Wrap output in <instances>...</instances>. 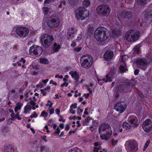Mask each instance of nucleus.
Segmentation results:
<instances>
[{
  "label": "nucleus",
  "instance_id": "obj_1",
  "mask_svg": "<svg viewBox=\"0 0 152 152\" xmlns=\"http://www.w3.org/2000/svg\"><path fill=\"white\" fill-rule=\"evenodd\" d=\"M91 2L89 0H85L83 1V7L78 8L76 11L75 17L78 20H83L87 18L89 15V11L86 10L84 8H87L90 5Z\"/></svg>",
  "mask_w": 152,
  "mask_h": 152
},
{
  "label": "nucleus",
  "instance_id": "obj_2",
  "mask_svg": "<svg viewBox=\"0 0 152 152\" xmlns=\"http://www.w3.org/2000/svg\"><path fill=\"white\" fill-rule=\"evenodd\" d=\"M99 132L101 138L104 140H108L111 136L112 131L110 126L107 124H103L99 126Z\"/></svg>",
  "mask_w": 152,
  "mask_h": 152
},
{
  "label": "nucleus",
  "instance_id": "obj_3",
  "mask_svg": "<svg viewBox=\"0 0 152 152\" xmlns=\"http://www.w3.org/2000/svg\"><path fill=\"white\" fill-rule=\"evenodd\" d=\"M108 37L107 29L104 27H98L95 31L94 37L98 41L103 42L107 39Z\"/></svg>",
  "mask_w": 152,
  "mask_h": 152
},
{
  "label": "nucleus",
  "instance_id": "obj_4",
  "mask_svg": "<svg viewBox=\"0 0 152 152\" xmlns=\"http://www.w3.org/2000/svg\"><path fill=\"white\" fill-rule=\"evenodd\" d=\"M39 39L42 45L45 48H48L51 45L53 40V37L46 33L42 34Z\"/></svg>",
  "mask_w": 152,
  "mask_h": 152
},
{
  "label": "nucleus",
  "instance_id": "obj_5",
  "mask_svg": "<svg viewBox=\"0 0 152 152\" xmlns=\"http://www.w3.org/2000/svg\"><path fill=\"white\" fill-rule=\"evenodd\" d=\"M140 36V33L138 31L129 30L125 34V38L128 42H133L137 40Z\"/></svg>",
  "mask_w": 152,
  "mask_h": 152
},
{
  "label": "nucleus",
  "instance_id": "obj_6",
  "mask_svg": "<svg viewBox=\"0 0 152 152\" xmlns=\"http://www.w3.org/2000/svg\"><path fill=\"white\" fill-rule=\"evenodd\" d=\"M93 60L92 57L89 55H83L80 59L81 66L84 68L88 69L92 66Z\"/></svg>",
  "mask_w": 152,
  "mask_h": 152
},
{
  "label": "nucleus",
  "instance_id": "obj_7",
  "mask_svg": "<svg viewBox=\"0 0 152 152\" xmlns=\"http://www.w3.org/2000/svg\"><path fill=\"white\" fill-rule=\"evenodd\" d=\"M130 87V85L129 80L125 81L124 83H121L119 84V86L115 91L114 96L117 99L118 97L119 94L118 91L119 92H122L123 91L127 92Z\"/></svg>",
  "mask_w": 152,
  "mask_h": 152
},
{
  "label": "nucleus",
  "instance_id": "obj_8",
  "mask_svg": "<svg viewBox=\"0 0 152 152\" xmlns=\"http://www.w3.org/2000/svg\"><path fill=\"white\" fill-rule=\"evenodd\" d=\"M15 29V32L20 37L25 38L27 37L29 33V30L26 27L19 26L16 28L14 27L13 30Z\"/></svg>",
  "mask_w": 152,
  "mask_h": 152
},
{
  "label": "nucleus",
  "instance_id": "obj_9",
  "mask_svg": "<svg viewBox=\"0 0 152 152\" xmlns=\"http://www.w3.org/2000/svg\"><path fill=\"white\" fill-rule=\"evenodd\" d=\"M98 13L103 16H107L110 12V9L107 5H100L98 6L96 8Z\"/></svg>",
  "mask_w": 152,
  "mask_h": 152
},
{
  "label": "nucleus",
  "instance_id": "obj_10",
  "mask_svg": "<svg viewBox=\"0 0 152 152\" xmlns=\"http://www.w3.org/2000/svg\"><path fill=\"white\" fill-rule=\"evenodd\" d=\"M152 22V10H149L145 13L144 19L142 22L141 23V26L148 25Z\"/></svg>",
  "mask_w": 152,
  "mask_h": 152
},
{
  "label": "nucleus",
  "instance_id": "obj_11",
  "mask_svg": "<svg viewBox=\"0 0 152 152\" xmlns=\"http://www.w3.org/2000/svg\"><path fill=\"white\" fill-rule=\"evenodd\" d=\"M42 48L41 46L36 45L32 46L30 47L29 50V53L31 54L33 53L37 56H40L42 53Z\"/></svg>",
  "mask_w": 152,
  "mask_h": 152
},
{
  "label": "nucleus",
  "instance_id": "obj_12",
  "mask_svg": "<svg viewBox=\"0 0 152 152\" xmlns=\"http://www.w3.org/2000/svg\"><path fill=\"white\" fill-rule=\"evenodd\" d=\"M115 73L111 72H110L106 77L103 79L98 78V83L100 85H102L104 82H111L115 77Z\"/></svg>",
  "mask_w": 152,
  "mask_h": 152
},
{
  "label": "nucleus",
  "instance_id": "obj_13",
  "mask_svg": "<svg viewBox=\"0 0 152 152\" xmlns=\"http://www.w3.org/2000/svg\"><path fill=\"white\" fill-rule=\"evenodd\" d=\"M136 142L131 140L127 141L125 144L126 148L128 152H134Z\"/></svg>",
  "mask_w": 152,
  "mask_h": 152
},
{
  "label": "nucleus",
  "instance_id": "obj_14",
  "mask_svg": "<svg viewBox=\"0 0 152 152\" xmlns=\"http://www.w3.org/2000/svg\"><path fill=\"white\" fill-rule=\"evenodd\" d=\"M77 31V28L75 27H70L67 33V38L68 40H73V38L75 36V34Z\"/></svg>",
  "mask_w": 152,
  "mask_h": 152
},
{
  "label": "nucleus",
  "instance_id": "obj_15",
  "mask_svg": "<svg viewBox=\"0 0 152 152\" xmlns=\"http://www.w3.org/2000/svg\"><path fill=\"white\" fill-rule=\"evenodd\" d=\"M60 23V20L55 18L52 20H48L47 24L48 26L51 28H54L58 27Z\"/></svg>",
  "mask_w": 152,
  "mask_h": 152
},
{
  "label": "nucleus",
  "instance_id": "obj_16",
  "mask_svg": "<svg viewBox=\"0 0 152 152\" xmlns=\"http://www.w3.org/2000/svg\"><path fill=\"white\" fill-rule=\"evenodd\" d=\"M126 108V104L122 102L117 103L115 107V109L120 113L123 112Z\"/></svg>",
  "mask_w": 152,
  "mask_h": 152
},
{
  "label": "nucleus",
  "instance_id": "obj_17",
  "mask_svg": "<svg viewBox=\"0 0 152 152\" xmlns=\"http://www.w3.org/2000/svg\"><path fill=\"white\" fill-rule=\"evenodd\" d=\"M35 103L33 101H31L30 102L28 103L24 107V113L27 114L29 112L31 109L35 110V108L34 107Z\"/></svg>",
  "mask_w": 152,
  "mask_h": 152
},
{
  "label": "nucleus",
  "instance_id": "obj_18",
  "mask_svg": "<svg viewBox=\"0 0 152 152\" xmlns=\"http://www.w3.org/2000/svg\"><path fill=\"white\" fill-rule=\"evenodd\" d=\"M136 62L138 66L143 70H145V68H142L141 67L143 66L145 67L148 64L147 61L144 59L138 58L136 61Z\"/></svg>",
  "mask_w": 152,
  "mask_h": 152
},
{
  "label": "nucleus",
  "instance_id": "obj_19",
  "mask_svg": "<svg viewBox=\"0 0 152 152\" xmlns=\"http://www.w3.org/2000/svg\"><path fill=\"white\" fill-rule=\"evenodd\" d=\"M133 15V13L130 12L124 11L121 12L119 15V17L122 18H130Z\"/></svg>",
  "mask_w": 152,
  "mask_h": 152
},
{
  "label": "nucleus",
  "instance_id": "obj_20",
  "mask_svg": "<svg viewBox=\"0 0 152 152\" xmlns=\"http://www.w3.org/2000/svg\"><path fill=\"white\" fill-rule=\"evenodd\" d=\"M128 121L133 126H136L139 125L137 122V120L136 117L134 115H130L128 118Z\"/></svg>",
  "mask_w": 152,
  "mask_h": 152
},
{
  "label": "nucleus",
  "instance_id": "obj_21",
  "mask_svg": "<svg viewBox=\"0 0 152 152\" xmlns=\"http://www.w3.org/2000/svg\"><path fill=\"white\" fill-rule=\"evenodd\" d=\"M113 56V52L108 50L104 54L103 58L104 59L107 61L111 60Z\"/></svg>",
  "mask_w": 152,
  "mask_h": 152
},
{
  "label": "nucleus",
  "instance_id": "obj_22",
  "mask_svg": "<svg viewBox=\"0 0 152 152\" xmlns=\"http://www.w3.org/2000/svg\"><path fill=\"white\" fill-rule=\"evenodd\" d=\"M69 73L71 75L72 78L76 81L78 80L80 76L79 74L77 71H71L69 72Z\"/></svg>",
  "mask_w": 152,
  "mask_h": 152
},
{
  "label": "nucleus",
  "instance_id": "obj_23",
  "mask_svg": "<svg viewBox=\"0 0 152 152\" xmlns=\"http://www.w3.org/2000/svg\"><path fill=\"white\" fill-rule=\"evenodd\" d=\"M122 26L120 25L118 26V28H113L112 30V33L115 35H119L121 34V29Z\"/></svg>",
  "mask_w": 152,
  "mask_h": 152
},
{
  "label": "nucleus",
  "instance_id": "obj_24",
  "mask_svg": "<svg viewBox=\"0 0 152 152\" xmlns=\"http://www.w3.org/2000/svg\"><path fill=\"white\" fill-rule=\"evenodd\" d=\"M4 152H15L14 147L10 145L5 146L4 148Z\"/></svg>",
  "mask_w": 152,
  "mask_h": 152
},
{
  "label": "nucleus",
  "instance_id": "obj_25",
  "mask_svg": "<svg viewBox=\"0 0 152 152\" xmlns=\"http://www.w3.org/2000/svg\"><path fill=\"white\" fill-rule=\"evenodd\" d=\"M152 126V122L150 119H147L142 124V127L143 129H144L145 130H147L146 126Z\"/></svg>",
  "mask_w": 152,
  "mask_h": 152
},
{
  "label": "nucleus",
  "instance_id": "obj_26",
  "mask_svg": "<svg viewBox=\"0 0 152 152\" xmlns=\"http://www.w3.org/2000/svg\"><path fill=\"white\" fill-rule=\"evenodd\" d=\"M42 10L44 14V15L47 16H48L52 12L51 10L47 7H42Z\"/></svg>",
  "mask_w": 152,
  "mask_h": 152
},
{
  "label": "nucleus",
  "instance_id": "obj_27",
  "mask_svg": "<svg viewBox=\"0 0 152 152\" xmlns=\"http://www.w3.org/2000/svg\"><path fill=\"white\" fill-rule=\"evenodd\" d=\"M92 121L93 119L90 117H88L83 122L82 124L84 126L88 125L89 124H91Z\"/></svg>",
  "mask_w": 152,
  "mask_h": 152
},
{
  "label": "nucleus",
  "instance_id": "obj_28",
  "mask_svg": "<svg viewBox=\"0 0 152 152\" xmlns=\"http://www.w3.org/2000/svg\"><path fill=\"white\" fill-rule=\"evenodd\" d=\"M126 63L124 62H121L120 67V69L122 72H125L126 70H127V68L126 66Z\"/></svg>",
  "mask_w": 152,
  "mask_h": 152
},
{
  "label": "nucleus",
  "instance_id": "obj_29",
  "mask_svg": "<svg viewBox=\"0 0 152 152\" xmlns=\"http://www.w3.org/2000/svg\"><path fill=\"white\" fill-rule=\"evenodd\" d=\"M39 63H40L44 64H48L49 63V61L48 60L45 58H41L39 59Z\"/></svg>",
  "mask_w": 152,
  "mask_h": 152
},
{
  "label": "nucleus",
  "instance_id": "obj_30",
  "mask_svg": "<svg viewBox=\"0 0 152 152\" xmlns=\"http://www.w3.org/2000/svg\"><path fill=\"white\" fill-rule=\"evenodd\" d=\"M16 105L17 106L15 108V111L17 113L18 112H17L18 110L21 109V107L23 106V104L20 103H18V104H16Z\"/></svg>",
  "mask_w": 152,
  "mask_h": 152
},
{
  "label": "nucleus",
  "instance_id": "obj_31",
  "mask_svg": "<svg viewBox=\"0 0 152 152\" xmlns=\"http://www.w3.org/2000/svg\"><path fill=\"white\" fill-rule=\"evenodd\" d=\"M60 48V46L57 45L56 43H54L53 45V50L55 52H58Z\"/></svg>",
  "mask_w": 152,
  "mask_h": 152
},
{
  "label": "nucleus",
  "instance_id": "obj_32",
  "mask_svg": "<svg viewBox=\"0 0 152 152\" xmlns=\"http://www.w3.org/2000/svg\"><path fill=\"white\" fill-rule=\"evenodd\" d=\"M95 147L94 148V151L96 152H98V151L101 148L100 146L99 145L97 142H95L94 143Z\"/></svg>",
  "mask_w": 152,
  "mask_h": 152
},
{
  "label": "nucleus",
  "instance_id": "obj_33",
  "mask_svg": "<svg viewBox=\"0 0 152 152\" xmlns=\"http://www.w3.org/2000/svg\"><path fill=\"white\" fill-rule=\"evenodd\" d=\"M19 114V113L17 112L16 114L15 115L14 114V116H13L11 117H12V119H13V120L17 119L18 120H21L22 118L20 117Z\"/></svg>",
  "mask_w": 152,
  "mask_h": 152
},
{
  "label": "nucleus",
  "instance_id": "obj_34",
  "mask_svg": "<svg viewBox=\"0 0 152 152\" xmlns=\"http://www.w3.org/2000/svg\"><path fill=\"white\" fill-rule=\"evenodd\" d=\"M69 152H82V151L77 147H75L69 150Z\"/></svg>",
  "mask_w": 152,
  "mask_h": 152
},
{
  "label": "nucleus",
  "instance_id": "obj_35",
  "mask_svg": "<svg viewBox=\"0 0 152 152\" xmlns=\"http://www.w3.org/2000/svg\"><path fill=\"white\" fill-rule=\"evenodd\" d=\"M123 127L126 129H129L131 127V126L127 123L124 122L123 124Z\"/></svg>",
  "mask_w": 152,
  "mask_h": 152
},
{
  "label": "nucleus",
  "instance_id": "obj_36",
  "mask_svg": "<svg viewBox=\"0 0 152 152\" xmlns=\"http://www.w3.org/2000/svg\"><path fill=\"white\" fill-rule=\"evenodd\" d=\"M136 1L138 4L141 5H144L146 2L145 0H136Z\"/></svg>",
  "mask_w": 152,
  "mask_h": 152
},
{
  "label": "nucleus",
  "instance_id": "obj_37",
  "mask_svg": "<svg viewBox=\"0 0 152 152\" xmlns=\"http://www.w3.org/2000/svg\"><path fill=\"white\" fill-rule=\"evenodd\" d=\"M46 105V107H47L48 108H50L52 107L53 103L51 101L48 100L47 101Z\"/></svg>",
  "mask_w": 152,
  "mask_h": 152
},
{
  "label": "nucleus",
  "instance_id": "obj_38",
  "mask_svg": "<svg viewBox=\"0 0 152 152\" xmlns=\"http://www.w3.org/2000/svg\"><path fill=\"white\" fill-rule=\"evenodd\" d=\"M82 33H81L80 34H78V36L77 37V38L75 40L77 41H79L80 40H81L82 38H83V36L82 35Z\"/></svg>",
  "mask_w": 152,
  "mask_h": 152
},
{
  "label": "nucleus",
  "instance_id": "obj_39",
  "mask_svg": "<svg viewBox=\"0 0 152 152\" xmlns=\"http://www.w3.org/2000/svg\"><path fill=\"white\" fill-rule=\"evenodd\" d=\"M92 125L90 127L91 130V128L94 126H96L98 125L97 122L96 121L94 120L93 119V121L91 122Z\"/></svg>",
  "mask_w": 152,
  "mask_h": 152
},
{
  "label": "nucleus",
  "instance_id": "obj_40",
  "mask_svg": "<svg viewBox=\"0 0 152 152\" xmlns=\"http://www.w3.org/2000/svg\"><path fill=\"white\" fill-rule=\"evenodd\" d=\"M150 140H148L145 143L144 148L143 149V151H145L146 150L148 147L150 143Z\"/></svg>",
  "mask_w": 152,
  "mask_h": 152
},
{
  "label": "nucleus",
  "instance_id": "obj_41",
  "mask_svg": "<svg viewBox=\"0 0 152 152\" xmlns=\"http://www.w3.org/2000/svg\"><path fill=\"white\" fill-rule=\"evenodd\" d=\"M128 58V56L126 55L123 56H122L121 58V62H126V61L127 60Z\"/></svg>",
  "mask_w": 152,
  "mask_h": 152
},
{
  "label": "nucleus",
  "instance_id": "obj_42",
  "mask_svg": "<svg viewBox=\"0 0 152 152\" xmlns=\"http://www.w3.org/2000/svg\"><path fill=\"white\" fill-rule=\"evenodd\" d=\"M134 50L135 53L137 54L140 51L139 46L137 45L135 46L134 48Z\"/></svg>",
  "mask_w": 152,
  "mask_h": 152
},
{
  "label": "nucleus",
  "instance_id": "obj_43",
  "mask_svg": "<svg viewBox=\"0 0 152 152\" xmlns=\"http://www.w3.org/2000/svg\"><path fill=\"white\" fill-rule=\"evenodd\" d=\"M83 110L81 109L80 107H77V114L78 115H81V113L83 112Z\"/></svg>",
  "mask_w": 152,
  "mask_h": 152
},
{
  "label": "nucleus",
  "instance_id": "obj_44",
  "mask_svg": "<svg viewBox=\"0 0 152 152\" xmlns=\"http://www.w3.org/2000/svg\"><path fill=\"white\" fill-rule=\"evenodd\" d=\"M93 84L92 83H91L88 85H86V86L87 87V88L88 90L90 93L91 94L92 93V91L91 90V89L90 88V87H92L93 86Z\"/></svg>",
  "mask_w": 152,
  "mask_h": 152
},
{
  "label": "nucleus",
  "instance_id": "obj_45",
  "mask_svg": "<svg viewBox=\"0 0 152 152\" xmlns=\"http://www.w3.org/2000/svg\"><path fill=\"white\" fill-rule=\"evenodd\" d=\"M146 128V129H147V130H145L144 129H143L144 131L146 132H149L152 129V126H146L145 127Z\"/></svg>",
  "mask_w": 152,
  "mask_h": 152
},
{
  "label": "nucleus",
  "instance_id": "obj_46",
  "mask_svg": "<svg viewBox=\"0 0 152 152\" xmlns=\"http://www.w3.org/2000/svg\"><path fill=\"white\" fill-rule=\"evenodd\" d=\"M48 110L49 113L50 114H53L54 112V109L52 107L50 108H48Z\"/></svg>",
  "mask_w": 152,
  "mask_h": 152
},
{
  "label": "nucleus",
  "instance_id": "obj_47",
  "mask_svg": "<svg viewBox=\"0 0 152 152\" xmlns=\"http://www.w3.org/2000/svg\"><path fill=\"white\" fill-rule=\"evenodd\" d=\"M53 0H45L44 4L45 5L48 4L53 2Z\"/></svg>",
  "mask_w": 152,
  "mask_h": 152
},
{
  "label": "nucleus",
  "instance_id": "obj_48",
  "mask_svg": "<svg viewBox=\"0 0 152 152\" xmlns=\"http://www.w3.org/2000/svg\"><path fill=\"white\" fill-rule=\"evenodd\" d=\"M48 113L44 111H43L41 113L40 116H43L44 118H46L47 117Z\"/></svg>",
  "mask_w": 152,
  "mask_h": 152
},
{
  "label": "nucleus",
  "instance_id": "obj_49",
  "mask_svg": "<svg viewBox=\"0 0 152 152\" xmlns=\"http://www.w3.org/2000/svg\"><path fill=\"white\" fill-rule=\"evenodd\" d=\"M73 38H73V40H71L72 41V42L71 44V46L72 47H74L76 45V44L75 42H77L75 40H74Z\"/></svg>",
  "mask_w": 152,
  "mask_h": 152
},
{
  "label": "nucleus",
  "instance_id": "obj_50",
  "mask_svg": "<svg viewBox=\"0 0 152 152\" xmlns=\"http://www.w3.org/2000/svg\"><path fill=\"white\" fill-rule=\"evenodd\" d=\"M70 108H72L73 109H76L77 107V104L76 103H74L72 104L70 106Z\"/></svg>",
  "mask_w": 152,
  "mask_h": 152
},
{
  "label": "nucleus",
  "instance_id": "obj_51",
  "mask_svg": "<svg viewBox=\"0 0 152 152\" xmlns=\"http://www.w3.org/2000/svg\"><path fill=\"white\" fill-rule=\"evenodd\" d=\"M93 29V26L92 25H89L88 26V31L91 32Z\"/></svg>",
  "mask_w": 152,
  "mask_h": 152
},
{
  "label": "nucleus",
  "instance_id": "obj_52",
  "mask_svg": "<svg viewBox=\"0 0 152 152\" xmlns=\"http://www.w3.org/2000/svg\"><path fill=\"white\" fill-rule=\"evenodd\" d=\"M78 0H68L69 2L71 4H74Z\"/></svg>",
  "mask_w": 152,
  "mask_h": 152
},
{
  "label": "nucleus",
  "instance_id": "obj_53",
  "mask_svg": "<svg viewBox=\"0 0 152 152\" xmlns=\"http://www.w3.org/2000/svg\"><path fill=\"white\" fill-rule=\"evenodd\" d=\"M48 123H49L48 125L51 126H53V124H55L54 121L52 120H50L48 122Z\"/></svg>",
  "mask_w": 152,
  "mask_h": 152
},
{
  "label": "nucleus",
  "instance_id": "obj_54",
  "mask_svg": "<svg viewBox=\"0 0 152 152\" xmlns=\"http://www.w3.org/2000/svg\"><path fill=\"white\" fill-rule=\"evenodd\" d=\"M36 86L37 88H42L43 87V85L42 84V82H40L38 84L36 85Z\"/></svg>",
  "mask_w": 152,
  "mask_h": 152
},
{
  "label": "nucleus",
  "instance_id": "obj_55",
  "mask_svg": "<svg viewBox=\"0 0 152 152\" xmlns=\"http://www.w3.org/2000/svg\"><path fill=\"white\" fill-rule=\"evenodd\" d=\"M37 114L34 112L31 115L30 117L31 118H36L37 117Z\"/></svg>",
  "mask_w": 152,
  "mask_h": 152
},
{
  "label": "nucleus",
  "instance_id": "obj_56",
  "mask_svg": "<svg viewBox=\"0 0 152 152\" xmlns=\"http://www.w3.org/2000/svg\"><path fill=\"white\" fill-rule=\"evenodd\" d=\"M75 109H73L70 107V109L69 110V113L73 114H75V112L74 110Z\"/></svg>",
  "mask_w": 152,
  "mask_h": 152
},
{
  "label": "nucleus",
  "instance_id": "obj_57",
  "mask_svg": "<svg viewBox=\"0 0 152 152\" xmlns=\"http://www.w3.org/2000/svg\"><path fill=\"white\" fill-rule=\"evenodd\" d=\"M68 85V83L67 82L64 81L63 83L61 85V87H63V86H65L66 87H67Z\"/></svg>",
  "mask_w": 152,
  "mask_h": 152
},
{
  "label": "nucleus",
  "instance_id": "obj_58",
  "mask_svg": "<svg viewBox=\"0 0 152 152\" xmlns=\"http://www.w3.org/2000/svg\"><path fill=\"white\" fill-rule=\"evenodd\" d=\"M82 49L81 47H76L74 49V51L75 52H79Z\"/></svg>",
  "mask_w": 152,
  "mask_h": 152
},
{
  "label": "nucleus",
  "instance_id": "obj_59",
  "mask_svg": "<svg viewBox=\"0 0 152 152\" xmlns=\"http://www.w3.org/2000/svg\"><path fill=\"white\" fill-rule=\"evenodd\" d=\"M50 84H52L55 86H56L57 85V83L52 80H51L50 81Z\"/></svg>",
  "mask_w": 152,
  "mask_h": 152
},
{
  "label": "nucleus",
  "instance_id": "obj_60",
  "mask_svg": "<svg viewBox=\"0 0 152 152\" xmlns=\"http://www.w3.org/2000/svg\"><path fill=\"white\" fill-rule=\"evenodd\" d=\"M118 141L117 140H113L112 141L111 143L113 145H115L117 144Z\"/></svg>",
  "mask_w": 152,
  "mask_h": 152
},
{
  "label": "nucleus",
  "instance_id": "obj_61",
  "mask_svg": "<svg viewBox=\"0 0 152 152\" xmlns=\"http://www.w3.org/2000/svg\"><path fill=\"white\" fill-rule=\"evenodd\" d=\"M9 111L11 113V114L10 115L11 117L14 116L15 113H14V111L13 110H12L11 109H9Z\"/></svg>",
  "mask_w": 152,
  "mask_h": 152
},
{
  "label": "nucleus",
  "instance_id": "obj_62",
  "mask_svg": "<svg viewBox=\"0 0 152 152\" xmlns=\"http://www.w3.org/2000/svg\"><path fill=\"white\" fill-rule=\"evenodd\" d=\"M115 152H121V149L120 148L116 147L115 150Z\"/></svg>",
  "mask_w": 152,
  "mask_h": 152
},
{
  "label": "nucleus",
  "instance_id": "obj_63",
  "mask_svg": "<svg viewBox=\"0 0 152 152\" xmlns=\"http://www.w3.org/2000/svg\"><path fill=\"white\" fill-rule=\"evenodd\" d=\"M40 91L41 92V93L43 94V96L45 95L46 94V91L45 90V89L43 90V89H41Z\"/></svg>",
  "mask_w": 152,
  "mask_h": 152
},
{
  "label": "nucleus",
  "instance_id": "obj_64",
  "mask_svg": "<svg viewBox=\"0 0 152 152\" xmlns=\"http://www.w3.org/2000/svg\"><path fill=\"white\" fill-rule=\"evenodd\" d=\"M55 111L56 112V114L60 116V111L59 109H58V108H57L56 109V110H55Z\"/></svg>",
  "mask_w": 152,
  "mask_h": 152
}]
</instances>
